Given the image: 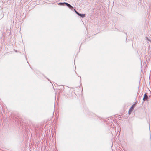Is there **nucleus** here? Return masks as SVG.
Instances as JSON below:
<instances>
[{
  "instance_id": "obj_5",
  "label": "nucleus",
  "mask_w": 151,
  "mask_h": 151,
  "mask_svg": "<svg viewBox=\"0 0 151 151\" xmlns=\"http://www.w3.org/2000/svg\"><path fill=\"white\" fill-rule=\"evenodd\" d=\"M74 11L76 13V14H78V15H80V14L75 9H74Z\"/></svg>"
},
{
  "instance_id": "obj_6",
  "label": "nucleus",
  "mask_w": 151,
  "mask_h": 151,
  "mask_svg": "<svg viewBox=\"0 0 151 151\" xmlns=\"http://www.w3.org/2000/svg\"><path fill=\"white\" fill-rule=\"evenodd\" d=\"M66 2H63V3H59L58 4L59 5H63V4H65Z\"/></svg>"
},
{
  "instance_id": "obj_8",
  "label": "nucleus",
  "mask_w": 151,
  "mask_h": 151,
  "mask_svg": "<svg viewBox=\"0 0 151 151\" xmlns=\"http://www.w3.org/2000/svg\"><path fill=\"white\" fill-rule=\"evenodd\" d=\"M146 39L147 40H148V41H149V39H148V38H147V37H146Z\"/></svg>"
},
{
  "instance_id": "obj_7",
  "label": "nucleus",
  "mask_w": 151,
  "mask_h": 151,
  "mask_svg": "<svg viewBox=\"0 0 151 151\" xmlns=\"http://www.w3.org/2000/svg\"><path fill=\"white\" fill-rule=\"evenodd\" d=\"M131 110H129V112H128V113H129V114L131 112Z\"/></svg>"
},
{
  "instance_id": "obj_1",
  "label": "nucleus",
  "mask_w": 151,
  "mask_h": 151,
  "mask_svg": "<svg viewBox=\"0 0 151 151\" xmlns=\"http://www.w3.org/2000/svg\"><path fill=\"white\" fill-rule=\"evenodd\" d=\"M148 98V96L146 94V93H145L144 95L143 100L144 101H146L147 100Z\"/></svg>"
},
{
  "instance_id": "obj_4",
  "label": "nucleus",
  "mask_w": 151,
  "mask_h": 151,
  "mask_svg": "<svg viewBox=\"0 0 151 151\" xmlns=\"http://www.w3.org/2000/svg\"><path fill=\"white\" fill-rule=\"evenodd\" d=\"M79 16H81L82 18H84L85 17V14H81L80 15H79Z\"/></svg>"
},
{
  "instance_id": "obj_2",
  "label": "nucleus",
  "mask_w": 151,
  "mask_h": 151,
  "mask_svg": "<svg viewBox=\"0 0 151 151\" xmlns=\"http://www.w3.org/2000/svg\"><path fill=\"white\" fill-rule=\"evenodd\" d=\"M65 4L70 9L73 10V7L70 4H69L68 3L66 2L65 3Z\"/></svg>"
},
{
  "instance_id": "obj_3",
  "label": "nucleus",
  "mask_w": 151,
  "mask_h": 151,
  "mask_svg": "<svg viewBox=\"0 0 151 151\" xmlns=\"http://www.w3.org/2000/svg\"><path fill=\"white\" fill-rule=\"evenodd\" d=\"M135 104H133L129 109V110H132L135 106Z\"/></svg>"
}]
</instances>
